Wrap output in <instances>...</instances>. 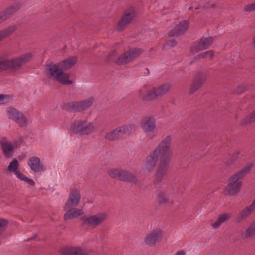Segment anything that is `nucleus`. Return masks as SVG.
<instances>
[{"instance_id": "obj_1", "label": "nucleus", "mask_w": 255, "mask_h": 255, "mask_svg": "<svg viewBox=\"0 0 255 255\" xmlns=\"http://www.w3.org/2000/svg\"><path fill=\"white\" fill-rule=\"evenodd\" d=\"M171 142L170 136H167L158 144L154 151L147 157L145 167L148 171H150L155 166L158 160H160L162 154L170 153L169 148Z\"/></svg>"}, {"instance_id": "obj_2", "label": "nucleus", "mask_w": 255, "mask_h": 255, "mask_svg": "<svg viewBox=\"0 0 255 255\" xmlns=\"http://www.w3.org/2000/svg\"><path fill=\"white\" fill-rule=\"evenodd\" d=\"M253 165L248 163L238 172L233 174L228 180V193L230 195H234L240 192L242 185V180L251 170Z\"/></svg>"}, {"instance_id": "obj_3", "label": "nucleus", "mask_w": 255, "mask_h": 255, "mask_svg": "<svg viewBox=\"0 0 255 255\" xmlns=\"http://www.w3.org/2000/svg\"><path fill=\"white\" fill-rule=\"evenodd\" d=\"M32 58L30 53H27L10 59H4L0 61V71L8 69L17 70Z\"/></svg>"}, {"instance_id": "obj_4", "label": "nucleus", "mask_w": 255, "mask_h": 255, "mask_svg": "<svg viewBox=\"0 0 255 255\" xmlns=\"http://www.w3.org/2000/svg\"><path fill=\"white\" fill-rule=\"evenodd\" d=\"M46 73L49 78H53L54 80L64 85H70L73 83L72 80H69V75L63 72L62 69L58 68L56 64L50 63L47 64Z\"/></svg>"}, {"instance_id": "obj_5", "label": "nucleus", "mask_w": 255, "mask_h": 255, "mask_svg": "<svg viewBox=\"0 0 255 255\" xmlns=\"http://www.w3.org/2000/svg\"><path fill=\"white\" fill-rule=\"evenodd\" d=\"M136 126L134 124L123 126L107 133L105 137L110 141L121 140L134 132Z\"/></svg>"}, {"instance_id": "obj_6", "label": "nucleus", "mask_w": 255, "mask_h": 255, "mask_svg": "<svg viewBox=\"0 0 255 255\" xmlns=\"http://www.w3.org/2000/svg\"><path fill=\"white\" fill-rule=\"evenodd\" d=\"M171 153H164L161 155L155 175L154 183L155 186L159 184L163 179L169 169Z\"/></svg>"}, {"instance_id": "obj_7", "label": "nucleus", "mask_w": 255, "mask_h": 255, "mask_svg": "<svg viewBox=\"0 0 255 255\" xmlns=\"http://www.w3.org/2000/svg\"><path fill=\"white\" fill-rule=\"evenodd\" d=\"M108 173L112 178L123 182L136 184L138 181L135 175L129 171L121 168L111 169L109 171Z\"/></svg>"}, {"instance_id": "obj_8", "label": "nucleus", "mask_w": 255, "mask_h": 255, "mask_svg": "<svg viewBox=\"0 0 255 255\" xmlns=\"http://www.w3.org/2000/svg\"><path fill=\"white\" fill-rule=\"evenodd\" d=\"M171 87L172 85L170 83H166L157 88L153 87L151 90L148 91L141 98L145 102L153 101L167 93Z\"/></svg>"}, {"instance_id": "obj_9", "label": "nucleus", "mask_w": 255, "mask_h": 255, "mask_svg": "<svg viewBox=\"0 0 255 255\" xmlns=\"http://www.w3.org/2000/svg\"><path fill=\"white\" fill-rule=\"evenodd\" d=\"M70 129L74 134L87 135L93 131L94 126L86 121L77 120L71 123Z\"/></svg>"}, {"instance_id": "obj_10", "label": "nucleus", "mask_w": 255, "mask_h": 255, "mask_svg": "<svg viewBox=\"0 0 255 255\" xmlns=\"http://www.w3.org/2000/svg\"><path fill=\"white\" fill-rule=\"evenodd\" d=\"M141 48H133L125 52L116 61L118 65H123L133 61L138 57L142 52Z\"/></svg>"}, {"instance_id": "obj_11", "label": "nucleus", "mask_w": 255, "mask_h": 255, "mask_svg": "<svg viewBox=\"0 0 255 255\" xmlns=\"http://www.w3.org/2000/svg\"><path fill=\"white\" fill-rule=\"evenodd\" d=\"M135 16V11L133 7L126 10L118 23L117 30L119 31L124 30L134 19Z\"/></svg>"}, {"instance_id": "obj_12", "label": "nucleus", "mask_w": 255, "mask_h": 255, "mask_svg": "<svg viewBox=\"0 0 255 255\" xmlns=\"http://www.w3.org/2000/svg\"><path fill=\"white\" fill-rule=\"evenodd\" d=\"M107 219V215L105 213H100L91 216H83L81 219L84 225H88L95 228Z\"/></svg>"}, {"instance_id": "obj_13", "label": "nucleus", "mask_w": 255, "mask_h": 255, "mask_svg": "<svg viewBox=\"0 0 255 255\" xmlns=\"http://www.w3.org/2000/svg\"><path fill=\"white\" fill-rule=\"evenodd\" d=\"M19 2H14L0 12V24L11 17L21 7Z\"/></svg>"}, {"instance_id": "obj_14", "label": "nucleus", "mask_w": 255, "mask_h": 255, "mask_svg": "<svg viewBox=\"0 0 255 255\" xmlns=\"http://www.w3.org/2000/svg\"><path fill=\"white\" fill-rule=\"evenodd\" d=\"M81 199L80 191L76 188L70 190L68 199L65 203L64 208H76L79 204Z\"/></svg>"}, {"instance_id": "obj_15", "label": "nucleus", "mask_w": 255, "mask_h": 255, "mask_svg": "<svg viewBox=\"0 0 255 255\" xmlns=\"http://www.w3.org/2000/svg\"><path fill=\"white\" fill-rule=\"evenodd\" d=\"M213 41V38L212 37H209L208 38L202 37L196 45L190 47V52L194 55L200 51L208 48L212 43Z\"/></svg>"}, {"instance_id": "obj_16", "label": "nucleus", "mask_w": 255, "mask_h": 255, "mask_svg": "<svg viewBox=\"0 0 255 255\" xmlns=\"http://www.w3.org/2000/svg\"><path fill=\"white\" fill-rule=\"evenodd\" d=\"M7 112L8 113L9 118L15 121L19 126H26L27 120L22 113L11 107L8 109Z\"/></svg>"}, {"instance_id": "obj_17", "label": "nucleus", "mask_w": 255, "mask_h": 255, "mask_svg": "<svg viewBox=\"0 0 255 255\" xmlns=\"http://www.w3.org/2000/svg\"><path fill=\"white\" fill-rule=\"evenodd\" d=\"M207 79V75L202 72L198 73L194 77L193 83L190 86L189 94H192L202 87Z\"/></svg>"}, {"instance_id": "obj_18", "label": "nucleus", "mask_w": 255, "mask_h": 255, "mask_svg": "<svg viewBox=\"0 0 255 255\" xmlns=\"http://www.w3.org/2000/svg\"><path fill=\"white\" fill-rule=\"evenodd\" d=\"M0 145L4 157L7 159L12 157L14 152L11 142L8 141L5 137H3L0 141Z\"/></svg>"}, {"instance_id": "obj_19", "label": "nucleus", "mask_w": 255, "mask_h": 255, "mask_svg": "<svg viewBox=\"0 0 255 255\" xmlns=\"http://www.w3.org/2000/svg\"><path fill=\"white\" fill-rule=\"evenodd\" d=\"M189 28V22L183 20L176 25L168 33L169 37L178 36L185 33Z\"/></svg>"}, {"instance_id": "obj_20", "label": "nucleus", "mask_w": 255, "mask_h": 255, "mask_svg": "<svg viewBox=\"0 0 255 255\" xmlns=\"http://www.w3.org/2000/svg\"><path fill=\"white\" fill-rule=\"evenodd\" d=\"M140 125L144 132L147 133L152 131L156 128L155 119L153 117H145L141 121Z\"/></svg>"}, {"instance_id": "obj_21", "label": "nucleus", "mask_w": 255, "mask_h": 255, "mask_svg": "<svg viewBox=\"0 0 255 255\" xmlns=\"http://www.w3.org/2000/svg\"><path fill=\"white\" fill-rule=\"evenodd\" d=\"M161 236V231L159 229H156L152 231L145 238L144 241L148 245H154L157 242L159 241Z\"/></svg>"}, {"instance_id": "obj_22", "label": "nucleus", "mask_w": 255, "mask_h": 255, "mask_svg": "<svg viewBox=\"0 0 255 255\" xmlns=\"http://www.w3.org/2000/svg\"><path fill=\"white\" fill-rule=\"evenodd\" d=\"M28 165L34 172H40L44 169L43 165L41 163L40 159L37 157L33 156L30 157L28 159Z\"/></svg>"}, {"instance_id": "obj_23", "label": "nucleus", "mask_w": 255, "mask_h": 255, "mask_svg": "<svg viewBox=\"0 0 255 255\" xmlns=\"http://www.w3.org/2000/svg\"><path fill=\"white\" fill-rule=\"evenodd\" d=\"M64 211H66L64 215V220L65 221L76 218L84 214L83 209H75V208H70L69 209L64 208Z\"/></svg>"}, {"instance_id": "obj_24", "label": "nucleus", "mask_w": 255, "mask_h": 255, "mask_svg": "<svg viewBox=\"0 0 255 255\" xmlns=\"http://www.w3.org/2000/svg\"><path fill=\"white\" fill-rule=\"evenodd\" d=\"M61 253L63 255H86L87 252L81 248L66 247L61 250Z\"/></svg>"}, {"instance_id": "obj_25", "label": "nucleus", "mask_w": 255, "mask_h": 255, "mask_svg": "<svg viewBox=\"0 0 255 255\" xmlns=\"http://www.w3.org/2000/svg\"><path fill=\"white\" fill-rule=\"evenodd\" d=\"M77 59L75 56L67 58L60 62L57 66L62 70H67L72 68L76 63Z\"/></svg>"}, {"instance_id": "obj_26", "label": "nucleus", "mask_w": 255, "mask_h": 255, "mask_svg": "<svg viewBox=\"0 0 255 255\" xmlns=\"http://www.w3.org/2000/svg\"><path fill=\"white\" fill-rule=\"evenodd\" d=\"M254 210L250 207V205L243 210L237 216L236 220L238 222H240L250 215Z\"/></svg>"}, {"instance_id": "obj_27", "label": "nucleus", "mask_w": 255, "mask_h": 255, "mask_svg": "<svg viewBox=\"0 0 255 255\" xmlns=\"http://www.w3.org/2000/svg\"><path fill=\"white\" fill-rule=\"evenodd\" d=\"M231 216L229 214H224L221 215L217 221L212 224V226L214 229L218 228L223 223L228 221Z\"/></svg>"}, {"instance_id": "obj_28", "label": "nucleus", "mask_w": 255, "mask_h": 255, "mask_svg": "<svg viewBox=\"0 0 255 255\" xmlns=\"http://www.w3.org/2000/svg\"><path fill=\"white\" fill-rule=\"evenodd\" d=\"M17 26L16 25H11L5 29L0 31V41L10 35L16 30Z\"/></svg>"}, {"instance_id": "obj_29", "label": "nucleus", "mask_w": 255, "mask_h": 255, "mask_svg": "<svg viewBox=\"0 0 255 255\" xmlns=\"http://www.w3.org/2000/svg\"><path fill=\"white\" fill-rule=\"evenodd\" d=\"M255 236V221L243 233L241 236L243 240Z\"/></svg>"}, {"instance_id": "obj_30", "label": "nucleus", "mask_w": 255, "mask_h": 255, "mask_svg": "<svg viewBox=\"0 0 255 255\" xmlns=\"http://www.w3.org/2000/svg\"><path fill=\"white\" fill-rule=\"evenodd\" d=\"M63 108L70 112H80L78 102H70L65 104Z\"/></svg>"}, {"instance_id": "obj_31", "label": "nucleus", "mask_w": 255, "mask_h": 255, "mask_svg": "<svg viewBox=\"0 0 255 255\" xmlns=\"http://www.w3.org/2000/svg\"><path fill=\"white\" fill-rule=\"evenodd\" d=\"M94 101V98L93 97H90L88 99L78 102L80 112L89 108L93 104Z\"/></svg>"}, {"instance_id": "obj_32", "label": "nucleus", "mask_w": 255, "mask_h": 255, "mask_svg": "<svg viewBox=\"0 0 255 255\" xmlns=\"http://www.w3.org/2000/svg\"><path fill=\"white\" fill-rule=\"evenodd\" d=\"M16 176L19 178L20 180L24 181L25 182L27 183L29 185L32 186H34L35 182L31 178H29L26 176H25L23 173L20 172V171H18L14 174Z\"/></svg>"}, {"instance_id": "obj_33", "label": "nucleus", "mask_w": 255, "mask_h": 255, "mask_svg": "<svg viewBox=\"0 0 255 255\" xmlns=\"http://www.w3.org/2000/svg\"><path fill=\"white\" fill-rule=\"evenodd\" d=\"M157 199L159 204L160 205H165L169 202V200L166 197V194L163 191H160L158 193Z\"/></svg>"}, {"instance_id": "obj_34", "label": "nucleus", "mask_w": 255, "mask_h": 255, "mask_svg": "<svg viewBox=\"0 0 255 255\" xmlns=\"http://www.w3.org/2000/svg\"><path fill=\"white\" fill-rule=\"evenodd\" d=\"M214 52L213 50H209L203 53H201L197 56H196L194 59L191 62L190 64H192L193 62H196L197 60H199L201 58H205L207 55H209L211 57V59H212L214 56Z\"/></svg>"}, {"instance_id": "obj_35", "label": "nucleus", "mask_w": 255, "mask_h": 255, "mask_svg": "<svg viewBox=\"0 0 255 255\" xmlns=\"http://www.w3.org/2000/svg\"><path fill=\"white\" fill-rule=\"evenodd\" d=\"M19 165L18 162L16 159H14L12 161L10 162L7 169L9 172H13L14 174L16 173L18 170L17 168Z\"/></svg>"}, {"instance_id": "obj_36", "label": "nucleus", "mask_w": 255, "mask_h": 255, "mask_svg": "<svg viewBox=\"0 0 255 255\" xmlns=\"http://www.w3.org/2000/svg\"><path fill=\"white\" fill-rule=\"evenodd\" d=\"M255 122V110L246 117L241 123L242 126H246L251 123Z\"/></svg>"}, {"instance_id": "obj_37", "label": "nucleus", "mask_w": 255, "mask_h": 255, "mask_svg": "<svg viewBox=\"0 0 255 255\" xmlns=\"http://www.w3.org/2000/svg\"><path fill=\"white\" fill-rule=\"evenodd\" d=\"M8 224V221L4 219H0V236L3 233Z\"/></svg>"}, {"instance_id": "obj_38", "label": "nucleus", "mask_w": 255, "mask_h": 255, "mask_svg": "<svg viewBox=\"0 0 255 255\" xmlns=\"http://www.w3.org/2000/svg\"><path fill=\"white\" fill-rule=\"evenodd\" d=\"M22 142L23 139L22 138L20 137L14 140L12 143H11V145L13 147V149H15V148H18L22 143Z\"/></svg>"}, {"instance_id": "obj_39", "label": "nucleus", "mask_w": 255, "mask_h": 255, "mask_svg": "<svg viewBox=\"0 0 255 255\" xmlns=\"http://www.w3.org/2000/svg\"><path fill=\"white\" fill-rule=\"evenodd\" d=\"M247 88L243 85H240L237 87L236 89L234 90V93L237 94H242L245 90H246Z\"/></svg>"}, {"instance_id": "obj_40", "label": "nucleus", "mask_w": 255, "mask_h": 255, "mask_svg": "<svg viewBox=\"0 0 255 255\" xmlns=\"http://www.w3.org/2000/svg\"><path fill=\"white\" fill-rule=\"evenodd\" d=\"M10 99L9 96L0 94V104H4Z\"/></svg>"}, {"instance_id": "obj_41", "label": "nucleus", "mask_w": 255, "mask_h": 255, "mask_svg": "<svg viewBox=\"0 0 255 255\" xmlns=\"http://www.w3.org/2000/svg\"><path fill=\"white\" fill-rule=\"evenodd\" d=\"M244 10L246 11H252L255 10V3L247 5L244 7Z\"/></svg>"}, {"instance_id": "obj_42", "label": "nucleus", "mask_w": 255, "mask_h": 255, "mask_svg": "<svg viewBox=\"0 0 255 255\" xmlns=\"http://www.w3.org/2000/svg\"><path fill=\"white\" fill-rule=\"evenodd\" d=\"M166 44L168 46L172 47L175 46L177 45V42L175 39H173L168 40Z\"/></svg>"}, {"instance_id": "obj_43", "label": "nucleus", "mask_w": 255, "mask_h": 255, "mask_svg": "<svg viewBox=\"0 0 255 255\" xmlns=\"http://www.w3.org/2000/svg\"><path fill=\"white\" fill-rule=\"evenodd\" d=\"M115 51H113L112 52H111V53H110L109 54V55L107 57V61L108 62H111L113 61V59H112V57L113 56H115Z\"/></svg>"}, {"instance_id": "obj_44", "label": "nucleus", "mask_w": 255, "mask_h": 255, "mask_svg": "<svg viewBox=\"0 0 255 255\" xmlns=\"http://www.w3.org/2000/svg\"><path fill=\"white\" fill-rule=\"evenodd\" d=\"M239 153H240V152L239 151H236L232 156V159L233 160H236L238 157H239Z\"/></svg>"}, {"instance_id": "obj_45", "label": "nucleus", "mask_w": 255, "mask_h": 255, "mask_svg": "<svg viewBox=\"0 0 255 255\" xmlns=\"http://www.w3.org/2000/svg\"><path fill=\"white\" fill-rule=\"evenodd\" d=\"M239 153H240V152L239 151H236L232 156V159L233 160H236L238 157H239Z\"/></svg>"}, {"instance_id": "obj_46", "label": "nucleus", "mask_w": 255, "mask_h": 255, "mask_svg": "<svg viewBox=\"0 0 255 255\" xmlns=\"http://www.w3.org/2000/svg\"><path fill=\"white\" fill-rule=\"evenodd\" d=\"M176 255H185V253L183 251H179L177 252Z\"/></svg>"}, {"instance_id": "obj_47", "label": "nucleus", "mask_w": 255, "mask_h": 255, "mask_svg": "<svg viewBox=\"0 0 255 255\" xmlns=\"http://www.w3.org/2000/svg\"><path fill=\"white\" fill-rule=\"evenodd\" d=\"M250 207H252L254 210H255V198L252 203L250 205Z\"/></svg>"}, {"instance_id": "obj_48", "label": "nucleus", "mask_w": 255, "mask_h": 255, "mask_svg": "<svg viewBox=\"0 0 255 255\" xmlns=\"http://www.w3.org/2000/svg\"><path fill=\"white\" fill-rule=\"evenodd\" d=\"M36 237V235H35L34 237H32V238H29L28 239H27L26 240H25L26 241H31L32 240H33L35 237Z\"/></svg>"}, {"instance_id": "obj_49", "label": "nucleus", "mask_w": 255, "mask_h": 255, "mask_svg": "<svg viewBox=\"0 0 255 255\" xmlns=\"http://www.w3.org/2000/svg\"><path fill=\"white\" fill-rule=\"evenodd\" d=\"M146 70H147V73L148 74L149 73V69L148 68H146Z\"/></svg>"}, {"instance_id": "obj_50", "label": "nucleus", "mask_w": 255, "mask_h": 255, "mask_svg": "<svg viewBox=\"0 0 255 255\" xmlns=\"http://www.w3.org/2000/svg\"><path fill=\"white\" fill-rule=\"evenodd\" d=\"M254 43L255 45V37L254 38Z\"/></svg>"}]
</instances>
